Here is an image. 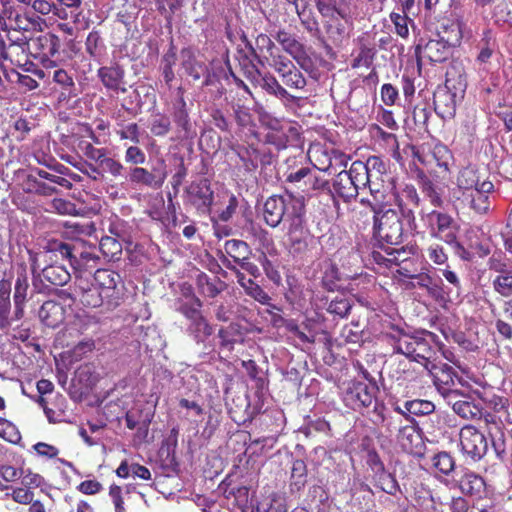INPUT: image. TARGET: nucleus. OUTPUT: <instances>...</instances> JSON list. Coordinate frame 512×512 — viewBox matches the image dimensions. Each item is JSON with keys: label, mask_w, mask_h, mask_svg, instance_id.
I'll list each match as a JSON object with an SVG mask.
<instances>
[{"label": "nucleus", "mask_w": 512, "mask_h": 512, "mask_svg": "<svg viewBox=\"0 0 512 512\" xmlns=\"http://www.w3.org/2000/svg\"><path fill=\"white\" fill-rule=\"evenodd\" d=\"M28 45L43 57L54 56L59 52L61 46L59 37L52 33L39 35L31 39V43H28Z\"/></svg>", "instance_id": "nucleus-21"}, {"label": "nucleus", "mask_w": 512, "mask_h": 512, "mask_svg": "<svg viewBox=\"0 0 512 512\" xmlns=\"http://www.w3.org/2000/svg\"><path fill=\"white\" fill-rule=\"evenodd\" d=\"M0 436L11 443H17L21 439L16 426L3 418H0Z\"/></svg>", "instance_id": "nucleus-49"}, {"label": "nucleus", "mask_w": 512, "mask_h": 512, "mask_svg": "<svg viewBox=\"0 0 512 512\" xmlns=\"http://www.w3.org/2000/svg\"><path fill=\"white\" fill-rule=\"evenodd\" d=\"M406 231H411L406 225L401 213L394 209L375 211L374 235L381 243L400 245Z\"/></svg>", "instance_id": "nucleus-1"}, {"label": "nucleus", "mask_w": 512, "mask_h": 512, "mask_svg": "<svg viewBox=\"0 0 512 512\" xmlns=\"http://www.w3.org/2000/svg\"><path fill=\"white\" fill-rule=\"evenodd\" d=\"M303 209V202L292 195H273L264 203L263 216L267 225L276 228L281 223L284 216H286L287 221L290 222V218L294 214L303 211Z\"/></svg>", "instance_id": "nucleus-3"}, {"label": "nucleus", "mask_w": 512, "mask_h": 512, "mask_svg": "<svg viewBox=\"0 0 512 512\" xmlns=\"http://www.w3.org/2000/svg\"><path fill=\"white\" fill-rule=\"evenodd\" d=\"M64 315V307L52 300L44 302L39 310L41 322L52 328L59 326L64 321Z\"/></svg>", "instance_id": "nucleus-20"}, {"label": "nucleus", "mask_w": 512, "mask_h": 512, "mask_svg": "<svg viewBox=\"0 0 512 512\" xmlns=\"http://www.w3.org/2000/svg\"><path fill=\"white\" fill-rule=\"evenodd\" d=\"M381 99L387 106H392L398 99V90L390 83H386L381 87Z\"/></svg>", "instance_id": "nucleus-58"}, {"label": "nucleus", "mask_w": 512, "mask_h": 512, "mask_svg": "<svg viewBox=\"0 0 512 512\" xmlns=\"http://www.w3.org/2000/svg\"><path fill=\"white\" fill-rule=\"evenodd\" d=\"M121 139H129L134 143H139V128L136 123H131L118 131Z\"/></svg>", "instance_id": "nucleus-64"}, {"label": "nucleus", "mask_w": 512, "mask_h": 512, "mask_svg": "<svg viewBox=\"0 0 512 512\" xmlns=\"http://www.w3.org/2000/svg\"><path fill=\"white\" fill-rule=\"evenodd\" d=\"M38 25L37 20L17 14L14 18V30L30 31Z\"/></svg>", "instance_id": "nucleus-61"}, {"label": "nucleus", "mask_w": 512, "mask_h": 512, "mask_svg": "<svg viewBox=\"0 0 512 512\" xmlns=\"http://www.w3.org/2000/svg\"><path fill=\"white\" fill-rule=\"evenodd\" d=\"M20 478L22 485L28 489L37 488L43 483V478L30 470H21Z\"/></svg>", "instance_id": "nucleus-57"}, {"label": "nucleus", "mask_w": 512, "mask_h": 512, "mask_svg": "<svg viewBox=\"0 0 512 512\" xmlns=\"http://www.w3.org/2000/svg\"><path fill=\"white\" fill-rule=\"evenodd\" d=\"M307 482V466L303 460L297 459L292 464L291 486L300 491Z\"/></svg>", "instance_id": "nucleus-32"}, {"label": "nucleus", "mask_w": 512, "mask_h": 512, "mask_svg": "<svg viewBox=\"0 0 512 512\" xmlns=\"http://www.w3.org/2000/svg\"><path fill=\"white\" fill-rule=\"evenodd\" d=\"M426 219L434 237L442 239L448 244L456 243V225L450 215L432 211L427 214Z\"/></svg>", "instance_id": "nucleus-9"}, {"label": "nucleus", "mask_w": 512, "mask_h": 512, "mask_svg": "<svg viewBox=\"0 0 512 512\" xmlns=\"http://www.w3.org/2000/svg\"><path fill=\"white\" fill-rule=\"evenodd\" d=\"M225 252L233 260H239V256L249 255L251 250L248 244L242 240L231 239L224 244Z\"/></svg>", "instance_id": "nucleus-37"}, {"label": "nucleus", "mask_w": 512, "mask_h": 512, "mask_svg": "<svg viewBox=\"0 0 512 512\" xmlns=\"http://www.w3.org/2000/svg\"><path fill=\"white\" fill-rule=\"evenodd\" d=\"M146 161V155L142 149H140L138 146H130L126 149L125 152V162L131 165H135V167H138L137 165L144 164Z\"/></svg>", "instance_id": "nucleus-53"}, {"label": "nucleus", "mask_w": 512, "mask_h": 512, "mask_svg": "<svg viewBox=\"0 0 512 512\" xmlns=\"http://www.w3.org/2000/svg\"><path fill=\"white\" fill-rule=\"evenodd\" d=\"M445 402L452 407L453 411H455V407L460 404L467 394H464L460 390L449 388L445 390L442 388V392L440 393Z\"/></svg>", "instance_id": "nucleus-54"}, {"label": "nucleus", "mask_w": 512, "mask_h": 512, "mask_svg": "<svg viewBox=\"0 0 512 512\" xmlns=\"http://www.w3.org/2000/svg\"><path fill=\"white\" fill-rule=\"evenodd\" d=\"M189 201L200 211L208 212L213 203V191L210 182L202 178L192 182L186 189Z\"/></svg>", "instance_id": "nucleus-11"}, {"label": "nucleus", "mask_w": 512, "mask_h": 512, "mask_svg": "<svg viewBox=\"0 0 512 512\" xmlns=\"http://www.w3.org/2000/svg\"><path fill=\"white\" fill-rule=\"evenodd\" d=\"M377 388L364 382H353L344 393L343 401L353 410L370 407L375 399Z\"/></svg>", "instance_id": "nucleus-8"}, {"label": "nucleus", "mask_w": 512, "mask_h": 512, "mask_svg": "<svg viewBox=\"0 0 512 512\" xmlns=\"http://www.w3.org/2000/svg\"><path fill=\"white\" fill-rule=\"evenodd\" d=\"M459 486L465 494L479 495L485 488V482L479 475L467 472L461 477Z\"/></svg>", "instance_id": "nucleus-29"}, {"label": "nucleus", "mask_w": 512, "mask_h": 512, "mask_svg": "<svg viewBox=\"0 0 512 512\" xmlns=\"http://www.w3.org/2000/svg\"><path fill=\"white\" fill-rule=\"evenodd\" d=\"M375 50L365 45L361 46L357 56L353 59L351 66L353 68L366 67L368 68L374 59Z\"/></svg>", "instance_id": "nucleus-45"}, {"label": "nucleus", "mask_w": 512, "mask_h": 512, "mask_svg": "<svg viewBox=\"0 0 512 512\" xmlns=\"http://www.w3.org/2000/svg\"><path fill=\"white\" fill-rule=\"evenodd\" d=\"M481 183L482 181H480L475 169L472 167L463 168L457 176L456 187L450 192L451 201L459 200L460 197L477 188Z\"/></svg>", "instance_id": "nucleus-16"}, {"label": "nucleus", "mask_w": 512, "mask_h": 512, "mask_svg": "<svg viewBox=\"0 0 512 512\" xmlns=\"http://www.w3.org/2000/svg\"><path fill=\"white\" fill-rule=\"evenodd\" d=\"M390 19L395 26V32L400 37H407L409 35L408 29V16L398 12H392Z\"/></svg>", "instance_id": "nucleus-52"}, {"label": "nucleus", "mask_w": 512, "mask_h": 512, "mask_svg": "<svg viewBox=\"0 0 512 512\" xmlns=\"http://www.w3.org/2000/svg\"><path fill=\"white\" fill-rule=\"evenodd\" d=\"M121 282V276L108 269H98L94 274V285L106 296L110 303L119 298L118 284Z\"/></svg>", "instance_id": "nucleus-12"}, {"label": "nucleus", "mask_w": 512, "mask_h": 512, "mask_svg": "<svg viewBox=\"0 0 512 512\" xmlns=\"http://www.w3.org/2000/svg\"><path fill=\"white\" fill-rule=\"evenodd\" d=\"M93 284L92 287L84 290L81 296V302L83 305L88 307H99L103 301L106 300V296Z\"/></svg>", "instance_id": "nucleus-40"}, {"label": "nucleus", "mask_w": 512, "mask_h": 512, "mask_svg": "<svg viewBox=\"0 0 512 512\" xmlns=\"http://www.w3.org/2000/svg\"><path fill=\"white\" fill-rule=\"evenodd\" d=\"M171 129V122L169 117L156 114L152 117L150 122V131L155 136H165Z\"/></svg>", "instance_id": "nucleus-41"}, {"label": "nucleus", "mask_w": 512, "mask_h": 512, "mask_svg": "<svg viewBox=\"0 0 512 512\" xmlns=\"http://www.w3.org/2000/svg\"><path fill=\"white\" fill-rule=\"evenodd\" d=\"M455 414L465 420H476L482 418V406L479 402L467 395L465 399L455 407Z\"/></svg>", "instance_id": "nucleus-26"}, {"label": "nucleus", "mask_w": 512, "mask_h": 512, "mask_svg": "<svg viewBox=\"0 0 512 512\" xmlns=\"http://www.w3.org/2000/svg\"><path fill=\"white\" fill-rule=\"evenodd\" d=\"M172 117L179 134L184 137L189 136L192 125L186 102L182 96L173 104Z\"/></svg>", "instance_id": "nucleus-23"}, {"label": "nucleus", "mask_w": 512, "mask_h": 512, "mask_svg": "<svg viewBox=\"0 0 512 512\" xmlns=\"http://www.w3.org/2000/svg\"><path fill=\"white\" fill-rule=\"evenodd\" d=\"M275 39L282 46L283 50L291 55L299 65H304V62L307 60V55L303 44L284 30L278 31L275 35Z\"/></svg>", "instance_id": "nucleus-19"}, {"label": "nucleus", "mask_w": 512, "mask_h": 512, "mask_svg": "<svg viewBox=\"0 0 512 512\" xmlns=\"http://www.w3.org/2000/svg\"><path fill=\"white\" fill-rule=\"evenodd\" d=\"M494 192V184L491 181L484 180L481 185L472 191L460 197L453 202L457 209H471L478 215H485L490 211V196Z\"/></svg>", "instance_id": "nucleus-5"}, {"label": "nucleus", "mask_w": 512, "mask_h": 512, "mask_svg": "<svg viewBox=\"0 0 512 512\" xmlns=\"http://www.w3.org/2000/svg\"><path fill=\"white\" fill-rule=\"evenodd\" d=\"M266 63L272 67L280 77L283 73H286L289 69H292L293 66H295L287 57L275 53L268 57V61H265V64Z\"/></svg>", "instance_id": "nucleus-42"}, {"label": "nucleus", "mask_w": 512, "mask_h": 512, "mask_svg": "<svg viewBox=\"0 0 512 512\" xmlns=\"http://www.w3.org/2000/svg\"><path fill=\"white\" fill-rule=\"evenodd\" d=\"M463 453L473 460H480L488 451L486 437L472 425H465L459 433Z\"/></svg>", "instance_id": "nucleus-7"}, {"label": "nucleus", "mask_w": 512, "mask_h": 512, "mask_svg": "<svg viewBox=\"0 0 512 512\" xmlns=\"http://www.w3.org/2000/svg\"><path fill=\"white\" fill-rule=\"evenodd\" d=\"M396 201L408 229L415 230V215L413 209L409 206L418 207L419 205L420 198L416 189L411 185H406L398 194Z\"/></svg>", "instance_id": "nucleus-13"}, {"label": "nucleus", "mask_w": 512, "mask_h": 512, "mask_svg": "<svg viewBox=\"0 0 512 512\" xmlns=\"http://www.w3.org/2000/svg\"><path fill=\"white\" fill-rule=\"evenodd\" d=\"M282 82L289 88L292 89H303L306 86V79L304 75L293 66L292 69H289L286 73H283L281 76Z\"/></svg>", "instance_id": "nucleus-36"}, {"label": "nucleus", "mask_w": 512, "mask_h": 512, "mask_svg": "<svg viewBox=\"0 0 512 512\" xmlns=\"http://www.w3.org/2000/svg\"><path fill=\"white\" fill-rule=\"evenodd\" d=\"M317 240L306 226L303 211L290 218L286 232V247L293 257L303 258L316 248Z\"/></svg>", "instance_id": "nucleus-2"}, {"label": "nucleus", "mask_w": 512, "mask_h": 512, "mask_svg": "<svg viewBox=\"0 0 512 512\" xmlns=\"http://www.w3.org/2000/svg\"><path fill=\"white\" fill-rule=\"evenodd\" d=\"M427 252L430 260L435 264L442 265L448 259L444 249L438 244L430 245L427 249Z\"/></svg>", "instance_id": "nucleus-62"}, {"label": "nucleus", "mask_w": 512, "mask_h": 512, "mask_svg": "<svg viewBox=\"0 0 512 512\" xmlns=\"http://www.w3.org/2000/svg\"><path fill=\"white\" fill-rule=\"evenodd\" d=\"M100 249L105 256L113 258L121 253L122 246L116 239L107 236L101 239Z\"/></svg>", "instance_id": "nucleus-51"}, {"label": "nucleus", "mask_w": 512, "mask_h": 512, "mask_svg": "<svg viewBox=\"0 0 512 512\" xmlns=\"http://www.w3.org/2000/svg\"><path fill=\"white\" fill-rule=\"evenodd\" d=\"M167 178V171L163 162L159 167L147 170L142 167H132L129 169L128 179L132 184L143 185L151 189H159Z\"/></svg>", "instance_id": "nucleus-10"}, {"label": "nucleus", "mask_w": 512, "mask_h": 512, "mask_svg": "<svg viewBox=\"0 0 512 512\" xmlns=\"http://www.w3.org/2000/svg\"><path fill=\"white\" fill-rule=\"evenodd\" d=\"M239 64L242 67L244 75L267 93L289 102L296 100V97L291 95L273 75L269 73L262 75L247 56H244Z\"/></svg>", "instance_id": "nucleus-4"}, {"label": "nucleus", "mask_w": 512, "mask_h": 512, "mask_svg": "<svg viewBox=\"0 0 512 512\" xmlns=\"http://www.w3.org/2000/svg\"><path fill=\"white\" fill-rule=\"evenodd\" d=\"M247 47L258 63L265 65V61L274 53L275 44L268 35L261 33L256 37L255 47L249 41Z\"/></svg>", "instance_id": "nucleus-22"}, {"label": "nucleus", "mask_w": 512, "mask_h": 512, "mask_svg": "<svg viewBox=\"0 0 512 512\" xmlns=\"http://www.w3.org/2000/svg\"><path fill=\"white\" fill-rule=\"evenodd\" d=\"M452 55V45L443 38L430 39L425 44L419 43L415 47L417 65L420 68L424 61L430 63H443Z\"/></svg>", "instance_id": "nucleus-6"}, {"label": "nucleus", "mask_w": 512, "mask_h": 512, "mask_svg": "<svg viewBox=\"0 0 512 512\" xmlns=\"http://www.w3.org/2000/svg\"><path fill=\"white\" fill-rule=\"evenodd\" d=\"M416 348H426L424 341L408 336L406 334L399 337L394 350L399 354H403L406 357L414 355Z\"/></svg>", "instance_id": "nucleus-30"}, {"label": "nucleus", "mask_w": 512, "mask_h": 512, "mask_svg": "<svg viewBox=\"0 0 512 512\" xmlns=\"http://www.w3.org/2000/svg\"><path fill=\"white\" fill-rule=\"evenodd\" d=\"M94 348L95 344L92 340L79 342L70 352L72 361H80L87 353L92 352Z\"/></svg>", "instance_id": "nucleus-56"}, {"label": "nucleus", "mask_w": 512, "mask_h": 512, "mask_svg": "<svg viewBox=\"0 0 512 512\" xmlns=\"http://www.w3.org/2000/svg\"><path fill=\"white\" fill-rule=\"evenodd\" d=\"M425 369L431 375L433 383L439 393L442 392V388L445 390L454 386V369L445 363H433L430 360H426Z\"/></svg>", "instance_id": "nucleus-14"}, {"label": "nucleus", "mask_w": 512, "mask_h": 512, "mask_svg": "<svg viewBox=\"0 0 512 512\" xmlns=\"http://www.w3.org/2000/svg\"><path fill=\"white\" fill-rule=\"evenodd\" d=\"M386 253L389 256V262L399 265L400 263L408 260L410 251H407L403 246L400 248L388 247L386 249Z\"/></svg>", "instance_id": "nucleus-59"}, {"label": "nucleus", "mask_w": 512, "mask_h": 512, "mask_svg": "<svg viewBox=\"0 0 512 512\" xmlns=\"http://www.w3.org/2000/svg\"><path fill=\"white\" fill-rule=\"evenodd\" d=\"M493 287L496 292L504 297L512 295V272L502 271L501 274L493 280Z\"/></svg>", "instance_id": "nucleus-39"}, {"label": "nucleus", "mask_w": 512, "mask_h": 512, "mask_svg": "<svg viewBox=\"0 0 512 512\" xmlns=\"http://www.w3.org/2000/svg\"><path fill=\"white\" fill-rule=\"evenodd\" d=\"M41 277L55 286H64L71 279L67 268L60 264H51L41 269Z\"/></svg>", "instance_id": "nucleus-25"}, {"label": "nucleus", "mask_w": 512, "mask_h": 512, "mask_svg": "<svg viewBox=\"0 0 512 512\" xmlns=\"http://www.w3.org/2000/svg\"><path fill=\"white\" fill-rule=\"evenodd\" d=\"M433 466L441 473L448 475L454 469V460L447 452H440L432 458Z\"/></svg>", "instance_id": "nucleus-44"}, {"label": "nucleus", "mask_w": 512, "mask_h": 512, "mask_svg": "<svg viewBox=\"0 0 512 512\" xmlns=\"http://www.w3.org/2000/svg\"><path fill=\"white\" fill-rule=\"evenodd\" d=\"M232 110L235 120L240 126H246L249 124L251 115L248 108L243 105L236 104L232 106Z\"/></svg>", "instance_id": "nucleus-63"}, {"label": "nucleus", "mask_w": 512, "mask_h": 512, "mask_svg": "<svg viewBox=\"0 0 512 512\" xmlns=\"http://www.w3.org/2000/svg\"><path fill=\"white\" fill-rule=\"evenodd\" d=\"M10 293L7 290H0V329L4 330L8 328L12 319L9 317L10 314Z\"/></svg>", "instance_id": "nucleus-38"}, {"label": "nucleus", "mask_w": 512, "mask_h": 512, "mask_svg": "<svg viewBox=\"0 0 512 512\" xmlns=\"http://www.w3.org/2000/svg\"><path fill=\"white\" fill-rule=\"evenodd\" d=\"M351 307V303L348 299L336 298L329 303L327 311L343 318L349 314Z\"/></svg>", "instance_id": "nucleus-50"}, {"label": "nucleus", "mask_w": 512, "mask_h": 512, "mask_svg": "<svg viewBox=\"0 0 512 512\" xmlns=\"http://www.w3.org/2000/svg\"><path fill=\"white\" fill-rule=\"evenodd\" d=\"M397 442L403 451L414 455L421 454L424 446L422 435L414 425L400 427Z\"/></svg>", "instance_id": "nucleus-15"}, {"label": "nucleus", "mask_w": 512, "mask_h": 512, "mask_svg": "<svg viewBox=\"0 0 512 512\" xmlns=\"http://www.w3.org/2000/svg\"><path fill=\"white\" fill-rule=\"evenodd\" d=\"M81 149L88 159L96 162L99 165L101 164V162H103V160L109 153V151L106 148H96L91 143L88 142H82Z\"/></svg>", "instance_id": "nucleus-46"}, {"label": "nucleus", "mask_w": 512, "mask_h": 512, "mask_svg": "<svg viewBox=\"0 0 512 512\" xmlns=\"http://www.w3.org/2000/svg\"><path fill=\"white\" fill-rule=\"evenodd\" d=\"M346 172L350 176L351 180H353L358 191L368 188L371 195L375 198L377 197L376 195L380 192V183L372 180L368 176L362 161H354L351 164L350 169Z\"/></svg>", "instance_id": "nucleus-18"}, {"label": "nucleus", "mask_w": 512, "mask_h": 512, "mask_svg": "<svg viewBox=\"0 0 512 512\" xmlns=\"http://www.w3.org/2000/svg\"><path fill=\"white\" fill-rule=\"evenodd\" d=\"M404 409L406 412L416 415V416H425L434 412L435 405L428 400L423 399H414L410 401H406L404 403Z\"/></svg>", "instance_id": "nucleus-33"}, {"label": "nucleus", "mask_w": 512, "mask_h": 512, "mask_svg": "<svg viewBox=\"0 0 512 512\" xmlns=\"http://www.w3.org/2000/svg\"><path fill=\"white\" fill-rule=\"evenodd\" d=\"M368 176L380 183L382 175L386 172V166L383 160L378 156H370L366 162H363Z\"/></svg>", "instance_id": "nucleus-35"}, {"label": "nucleus", "mask_w": 512, "mask_h": 512, "mask_svg": "<svg viewBox=\"0 0 512 512\" xmlns=\"http://www.w3.org/2000/svg\"><path fill=\"white\" fill-rule=\"evenodd\" d=\"M449 82L450 80L447 78L445 87L439 88L433 98L435 112L442 119L452 118L456 110L455 94L450 92Z\"/></svg>", "instance_id": "nucleus-17"}, {"label": "nucleus", "mask_w": 512, "mask_h": 512, "mask_svg": "<svg viewBox=\"0 0 512 512\" xmlns=\"http://www.w3.org/2000/svg\"><path fill=\"white\" fill-rule=\"evenodd\" d=\"M182 67L194 80H199L206 72V66L196 61L193 52L189 49L181 51Z\"/></svg>", "instance_id": "nucleus-28"}, {"label": "nucleus", "mask_w": 512, "mask_h": 512, "mask_svg": "<svg viewBox=\"0 0 512 512\" xmlns=\"http://www.w3.org/2000/svg\"><path fill=\"white\" fill-rule=\"evenodd\" d=\"M333 186L337 195L343 198L345 202H350L352 199L356 198L359 193L346 170L337 174Z\"/></svg>", "instance_id": "nucleus-24"}, {"label": "nucleus", "mask_w": 512, "mask_h": 512, "mask_svg": "<svg viewBox=\"0 0 512 512\" xmlns=\"http://www.w3.org/2000/svg\"><path fill=\"white\" fill-rule=\"evenodd\" d=\"M51 207L56 212H58L59 214H62V215H71L76 210L75 205L73 203H71L70 201L61 199V198L53 199L51 202Z\"/></svg>", "instance_id": "nucleus-60"}, {"label": "nucleus", "mask_w": 512, "mask_h": 512, "mask_svg": "<svg viewBox=\"0 0 512 512\" xmlns=\"http://www.w3.org/2000/svg\"><path fill=\"white\" fill-rule=\"evenodd\" d=\"M99 166L103 171V174L109 173L114 178L122 176L123 171L125 170L123 164L120 161L112 157H109L108 155L105 157V159L103 160V162H101Z\"/></svg>", "instance_id": "nucleus-48"}, {"label": "nucleus", "mask_w": 512, "mask_h": 512, "mask_svg": "<svg viewBox=\"0 0 512 512\" xmlns=\"http://www.w3.org/2000/svg\"><path fill=\"white\" fill-rule=\"evenodd\" d=\"M53 80L62 86L63 89L68 91L69 95L75 87L73 78L63 69H57L53 72Z\"/></svg>", "instance_id": "nucleus-55"}, {"label": "nucleus", "mask_w": 512, "mask_h": 512, "mask_svg": "<svg viewBox=\"0 0 512 512\" xmlns=\"http://www.w3.org/2000/svg\"><path fill=\"white\" fill-rule=\"evenodd\" d=\"M245 293L261 304H268L270 296L252 279L243 287Z\"/></svg>", "instance_id": "nucleus-47"}, {"label": "nucleus", "mask_w": 512, "mask_h": 512, "mask_svg": "<svg viewBox=\"0 0 512 512\" xmlns=\"http://www.w3.org/2000/svg\"><path fill=\"white\" fill-rule=\"evenodd\" d=\"M29 288L28 277L23 269V272L18 273L15 287H14V303H25L27 291Z\"/></svg>", "instance_id": "nucleus-43"}, {"label": "nucleus", "mask_w": 512, "mask_h": 512, "mask_svg": "<svg viewBox=\"0 0 512 512\" xmlns=\"http://www.w3.org/2000/svg\"><path fill=\"white\" fill-rule=\"evenodd\" d=\"M189 331L199 343L204 342L212 334L213 329L203 316H197L196 321L191 322Z\"/></svg>", "instance_id": "nucleus-34"}, {"label": "nucleus", "mask_w": 512, "mask_h": 512, "mask_svg": "<svg viewBox=\"0 0 512 512\" xmlns=\"http://www.w3.org/2000/svg\"><path fill=\"white\" fill-rule=\"evenodd\" d=\"M98 76L100 77L102 83L106 88L118 91L120 90V85L124 77V72L118 66L101 67L98 70Z\"/></svg>", "instance_id": "nucleus-27"}, {"label": "nucleus", "mask_w": 512, "mask_h": 512, "mask_svg": "<svg viewBox=\"0 0 512 512\" xmlns=\"http://www.w3.org/2000/svg\"><path fill=\"white\" fill-rule=\"evenodd\" d=\"M50 249L52 252L58 253L61 257L69 260L70 265L75 269L80 267V262L78 260V248L74 245H71L66 242H58L55 241L51 244Z\"/></svg>", "instance_id": "nucleus-31"}]
</instances>
